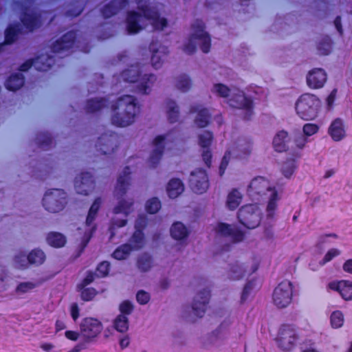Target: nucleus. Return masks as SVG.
<instances>
[{
    "mask_svg": "<svg viewBox=\"0 0 352 352\" xmlns=\"http://www.w3.org/2000/svg\"><path fill=\"white\" fill-rule=\"evenodd\" d=\"M113 114L111 116L112 124L124 127L131 124L140 111V106L135 96L124 95L118 98L112 104Z\"/></svg>",
    "mask_w": 352,
    "mask_h": 352,
    "instance_id": "nucleus-1",
    "label": "nucleus"
},
{
    "mask_svg": "<svg viewBox=\"0 0 352 352\" xmlns=\"http://www.w3.org/2000/svg\"><path fill=\"white\" fill-rule=\"evenodd\" d=\"M124 81L131 83L138 82L136 86L139 93L148 94L151 86L156 80V76L153 74H142V69L139 65H131L121 73Z\"/></svg>",
    "mask_w": 352,
    "mask_h": 352,
    "instance_id": "nucleus-2",
    "label": "nucleus"
},
{
    "mask_svg": "<svg viewBox=\"0 0 352 352\" xmlns=\"http://www.w3.org/2000/svg\"><path fill=\"white\" fill-rule=\"evenodd\" d=\"M320 107V100L314 94H304L301 95L296 102V111L297 115L304 120H314L318 113Z\"/></svg>",
    "mask_w": 352,
    "mask_h": 352,
    "instance_id": "nucleus-3",
    "label": "nucleus"
},
{
    "mask_svg": "<svg viewBox=\"0 0 352 352\" xmlns=\"http://www.w3.org/2000/svg\"><path fill=\"white\" fill-rule=\"evenodd\" d=\"M300 336L296 327L290 324L280 326L274 339L277 347L283 352H290L298 345Z\"/></svg>",
    "mask_w": 352,
    "mask_h": 352,
    "instance_id": "nucleus-4",
    "label": "nucleus"
},
{
    "mask_svg": "<svg viewBox=\"0 0 352 352\" xmlns=\"http://www.w3.org/2000/svg\"><path fill=\"white\" fill-rule=\"evenodd\" d=\"M262 212L258 204L242 206L237 212L239 223L248 229H254L260 225Z\"/></svg>",
    "mask_w": 352,
    "mask_h": 352,
    "instance_id": "nucleus-5",
    "label": "nucleus"
},
{
    "mask_svg": "<svg viewBox=\"0 0 352 352\" xmlns=\"http://www.w3.org/2000/svg\"><path fill=\"white\" fill-rule=\"evenodd\" d=\"M42 204L45 209L52 213L63 210L67 204L66 192L60 188L50 189L44 195Z\"/></svg>",
    "mask_w": 352,
    "mask_h": 352,
    "instance_id": "nucleus-6",
    "label": "nucleus"
},
{
    "mask_svg": "<svg viewBox=\"0 0 352 352\" xmlns=\"http://www.w3.org/2000/svg\"><path fill=\"white\" fill-rule=\"evenodd\" d=\"M294 286L287 280H283L274 288L272 293V302L278 309L288 307L292 301Z\"/></svg>",
    "mask_w": 352,
    "mask_h": 352,
    "instance_id": "nucleus-7",
    "label": "nucleus"
},
{
    "mask_svg": "<svg viewBox=\"0 0 352 352\" xmlns=\"http://www.w3.org/2000/svg\"><path fill=\"white\" fill-rule=\"evenodd\" d=\"M230 107L244 111L243 119L250 120L254 113V102L251 97L247 96L242 91H239L228 100Z\"/></svg>",
    "mask_w": 352,
    "mask_h": 352,
    "instance_id": "nucleus-8",
    "label": "nucleus"
},
{
    "mask_svg": "<svg viewBox=\"0 0 352 352\" xmlns=\"http://www.w3.org/2000/svg\"><path fill=\"white\" fill-rule=\"evenodd\" d=\"M80 332L86 342H91L97 338L103 329L102 323L97 318L87 317L79 325Z\"/></svg>",
    "mask_w": 352,
    "mask_h": 352,
    "instance_id": "nucleus-9",
    "label": "nucleus"
},
{
    "mask_svg": "<svg viewBox=\"0 0 352 352\" xmlns=\"http://www.w3.org/2000/svg\"><path fill=\"white\" fill-rule=\"evenodd\" d=\"M55 63L54 56L49 54H41L35 58H30L22 63L19 68L21 72H27L32 66L40 72H47L50 70Z\"/></svg>",
    "mask_w": 352,
    "mask_h": 352,
    "instance_id": "nucleus-10",
    "label": "nucleus"
},
{
    "mask_svg": "<svg viewBox=\"0 0 352 352\" xmlns=\"http://www.w3.org/2000/svg\"><path fill=\"white\" fill-rule=\"evenodd\" d=\"M45 261V254L40 249H34L28 255L21 252L14 256L16 266L20 269L26 268L28 264L40 265Z\"/></svg>",
    "mask_w": 352,
    "mask_h": 352,
    "instance_id": "nucleus-11",
    "label": "nucleus"
},
{
    "mask_svg": "<svg viewBox=\"0 0 352 352\" xmlns=\"http://www.w3.org/2000/svg\"><path fill=\"white\" fill-rule=\"evenodd\" d=\"M102 204V199L100 197H97L94 201L92 205L91 206L85 224L86 226L89 227V230L85 232L84 239L82 241V247L85 248L89 243L90 239H91L93 234L96 230L97 226L96 224H94V221H95L98 212L100 210V206Z\"/></svg>",
    "mask_w": 352,
    "mask_h": 352,
    "instance_id": "nucleus-12",
    "label": "nucleus"
},
{
    "mask_svg": "<svg viewBox=\"0 0 352 352\" xmlns=\"http://www.w3.org/2000/svg\"><path fill=\"white\" fill-rule=\"evenodd\" d=\"M189 186L196 194L204 193L209 187V181L206 170L199 168L191 172Z\"/></svg>",
    "mask_w": 352,
    "mask_h": 352,
    "instance_id": "nucleus-13",
    "label": "nucleus"
},
{
    "mask_svg": "<svg viewBox=\"0 0 352 352\" xmlns=\"http://www.w3.org/2000/svg\"><path fill=\"white\" fill-rule=\"evenodd\" d=\"M192 38L197 40L200 49L204 53H208L211 47V38L208 32L205 31V24L201 20H197L192 25Z\"/></svg>",
    "mask_w": 352,
    "mask_h": 352,
    "instance_id": "nucleus-14",
    "label": "nucleus"
},
{
    "mask_svg": "<svg viewBox=\"0 0 352 352\" xmlns=\"http://www.w3.org/2000/svg\"><path fill=\"white\" fill-rule=\"evenodd\" d=\"M217 234L221 236L230 238L232 243H236L243 241L245 232L231 224L219 222L215 227Z\"/></svg>",
    "mask_w": 352,
    "mask_h": 352,
    "instance_id": "nucleus-15",
    "label": "nucleus"
},
{
    "mask_svg": "<svg viewBox=\"0 0 352 352\" xmlns=\"http://www.w3.org/2000/svg\"><path fill=\"white\" fill-rule=\"evenodd\" d=\"M95 187V181L89 172H82L74 179V188L78 194L88 195Z\"/></svg>",
    "mask_w": 352,
    "mask_h": 352,
    "instance_id": "nucleus-16",
    "label": "nucleus"
},
{
    "mask_svg": "<svg viewBox=\"0 0 352 352\" xmlns=\"http://www.w3.org/2000/svg\"><path fill=\"white\" fill-rule=\"evenodd\" d=\"M142 1V0H136L138 9L142 12L144 18L151 21V24L155 30H164L167 26V20L165 18H161L157 11L151 9L148 6H140Z\"/></svg>",
    "mask_w": 352,
    "mask_h": 352,
    "instance_id": "nucleus-17",
    "label": "nucleus"
},
{
    "mask_svg": "<svg viewBox=\"0 0 352 352\" xmlns=\"http://www.w3.org/2000/svg\"><path fill=\"white\" fill-rule=\"evenodd\" d=\"M76 31L70 30L67 32L53 43L52 51L54 53H60L70 50L76 44Z\"/></svg>",
    "mask_w": 352,
    "mask_h": 352,
    "instance_id": "nucleus-18",
    "label": "nucleus"
},
{
    "mask_svg": "<svg viewBox=\"0 0 352 352\" xmlns=\"http://www.w3.org/2000/svg\"><path fill=\"white\" fill-rule=\"evenodd\" d=\"M210 296V290L204 289L195 296L192 304V309L194 314L198 318H202L204 316Z\"/></svg>",
    "mask_w": 352,
    "mask_h": 352,
    "instance_id": "nucleus-19",
    "label": "nucleus"
},
{
    "mask_svg": "<svg viewBox=\"0 0 352 352\" xmlns=\"http://www.w3.org/2000/svg\"><path fill=\"white\" fill-rule=\"evenodd\" d=\"M274 188H272L270 182L263 177H254L250 182L248 188V193L250 197L254 198L257 195H262L267 191H273Z\"/></svg>",
    "mask_w": 352,
    "mask_h": 352,
    "instance_id": "nucleus-20",
    "label": "nucleus"
},
{
    "mask_svg": "<svg viewBox=\"0 0 352 352\" xmlns=\"http://www.w3.org/2000/svg\"><path fill=\"white\" fill-rule=\"evenodd\" d=\"M116 133L111 132L110 134L104 133L98 138L96 144L97 151L100 155H109L114 153L117 146L114 145L113 137Z\"/></svg>",
    "mask_w": 352,
    "mask_h": 352,
    "instance_id": "nucleus-21",
    "label": "nucleus"
},
{
    "mask_svg": "<svg viewBox=\"0 0 352 352\" xmlns=\"http://www.w3.org/2000/svg\"><path fill=\"white\" fill-rule=\"evenodd\" d=\"M28 6L23 8L20 20L23 27L30 32H33L34 30L40 28L41 25V16L40 14L32 12L29 13Z\"/></svg>",
    "mask_w": 352,
    "mask_h": 352,
    "instance_id": "nucleus-22",
    "label": "nucleus"
},
{
    "mask_svg": "<svg viewBox=\"0 0 352 352\" xmlns=\"http://www.w3.org/2000/svg\"><path fill=\"white\" fill-rule=\"evenodd\" d=\"M166 138V135H159L154 138L153 144L155 148L152 151L148 159L151 168H155L159 164L164 154Z\"/></svg>",
    "mask_w": 352,
    "mask_h": 352,
    "instance_id": "nucleus-23",
    "label": "nucleus"
},
{
    "mask_svg": "<svg viewBox=\"0 0 352 352\" xmlns=\"http://www.w3.org/2000/svg\"><path fill=\"white\" fill-rule=\"evenodd\" d=\"M328 287L337 292L343 300H352V281L349 280L331 281L328 284Z\"/></svg>",
    "mask_w": 352,
    "mask_h": 352,
    "instance_id": "nucleus-24",
    "label": "nucleus"
},
{
    "mask_svg": "<svg viewBox=\"0 0 352 352\" xmlns=\"http://www.w3.org/2000/svg\"><path fill=\"white\" fill-rule=\"evenodd\" d=\"M190 113H197L195 118V124L199 128H205L211 122L212 115L207 108L202 107L200 104L192 105L189 109Z\"/></svg>",
    "mask_w": 352,
    "mask_h": 352,
    "instance_id": "nucleus-25",
    "label": "nucleus"
},
{
    "mask_svg": "<svg viewBox=\"0 0 352 352\" xmlns=\"http://www.w3.org/2000/svg\"><path fill=\"white\" fill-rule=\"evenodd\" d=\"M129 4V0H111L100 10L102 17L105 19L116 15L120 10Z\"/></svg>",
    "mask_w": 352,
    "mask_h": 352,
    "instance_id": "nucleus-26",
    "label": "nucleus"
},
{
    "mask_svg": "<svg viewBox=\"0 0 352 352\" xmlns=\"http://www.w3.org/2000/svg\"><path fill=\"white\" fill-rule=\"evenodd\" d=\"M131 175L130 167L128 166H125L122 174L118 178L117 184L115 188V194L118 199L122 198L126 193L130 185Z\"/></svg>",
    "mask_w": 352,
    "mask_h": 352,
    "instance_id": "nucleus-27",
    "label": "nucleus"
},
{
    "mask_svg": "<svg viewBox=\"0 0 352 352\" xmlns=\"http://www.w3.org/2000/svg\"><path fill=\"white\" fill-rule=\"evenodd\" d=\"M327 81V74L321 68H315L307 76V85L312 89H319L324 86Z\"/></svg>",
    "mask_w": 352,
    "mask_h": 352,
    "instance_id": "nucleus-28",
    "label": "nucleus"
},
{
    "mask_svg": "<svg viewBox=\"0 0 352 352\" xmlns=\"http://www.w3.org/2000/svg\"><path fill=\"white\" fill-rule=\"evenodd\" d=\"M142 14L136 11L131 10L126 13V30L129 34L138 33L142 27L140 24Z\"/></svg>",
    "mask_w": 352,
    "mask_h": 352,
    "instance_id": "nucleus-29",
    "label": "nucleus"
},
{
    "mask_svg": "<svg viewBox=\"0 0 352 352\" xmlns=\"http://www.w3.org/2000/svg\"><path fill=\"white\" fill-rule=\"evenodd\" d=\"M328 133L334 141L338 142L343 139L346 133L342 120L340 118L335 119L329 127Z\"/></svg>",
    "mask_w": 352,
    "mask_h": 352,
    "instance_id": "nucleus-30",
    "label": "nucleus"
},
{
    "mask_svg": "<svg viewBox=\"0 0 352 352\" xmlns=\"http://www.w3.org/2000/svg\"><path fill=\"white\" fill-rule=\"evenodd\" d=\"M289 138L288 133L284 130L278 131L274 136L272 142L273 147L276 152L287 151L289 146Z\"/></svg>",
    "mask_w": 352,
    "mask_h": 352,
    "instance_id": "nucleus-31",
    "label": "nucleus"
},
{
    "mask_svg": "<svg viewBox=\"0 0 352 352\" xmlns=\"http://www.w3.org/2000/svg\"><path fill=\"white\" fill-rule=\"evenodd\" d=\"M21 34V29L19 23L9 24L4 31L5 45H11L16 41Z\"/></svg>",
    "mask_w": 352,
    "mask_h": 352,
    "instance_id": "nucleus-32",
    "label": "nucleus"
},
{
    "mask_svg": "<svg viewBox=\"0 0 352 352\" xmlns=\"http://www.w3.org/2000/svg\"><path fill=\"white\" fill-rule=\"evenodd\" d=\"M109 100L105 98H91L87 100L85 110L87 113H94L107 107Z\"/></svg>",
    "mask_w": 352,
    "mask_h": 352,
    "instance_id": "nucleus-33",
    "label": "nucleus"
},
{
    "mask_svg": "<svg viewBox=\"0 0 352 352\" xmlns=\"http://www.w3.org/2000/svg\"><path fill=\"white\" fill-rule=\"evenodd\" d=\"M25 83V77L22 74H11L6 80L5 86L9 91H15L21 89Z\"/></svg>",
    "mask_w": 352,
    "mask_h": 352,
    "instance_id": "nucleus-34",
    "label": "nucleus"
},
{
    "mask_svg": "<svg viewBox=\"0 0 352 352\" xmlns=\"http://www.w3.org/2000/svg\"><path fill=\"white\" fill-rule=\"evenodd\" d=\"M184 190L182 182L177 178H173L169 181L166 186L168 195L171 199H175L181 195Z\"/></svg>",
    "mask_w": 352,
    "mask_h": 352,
    "instance_id": "nucleus-35",
    "label": "nucleus"
},
{
    "mask_svg": "<svg viewBox=\"0 0 352 352\" xmlns=\"http://www.w3.org/2000/svg\"><path fill=\"white\" fill-rule=\"evenodd\" d=\"M280 199L278 191L274 188L267 202L266 212L269 219H273L278 208V201Z\"/></svg>",
    "mask_w": 352,
    "mask_h": 352,
    "instance_id": "nucleus-36",
    "label": "nucleus"
},
{
    "mask_svg": "<svg viewBox=\"0 0 352 352\" xmlns=\"http://www.w3.org/2000/svg\"><path fill=\"white\" fill-rule=\"evenodd\" d=\"M35 141L39 148L48 150L52 145L53 138L47 131L38 132L36 134Z\"/></svg>",
    "mask_w": 352,
    "mask_h": 352,
    "instance_id": "nucleus-37",
    "label": "nucleus"
},
{
    "mask_svg": "<svg viewBox=\"0 0 352 352\" xmlns=\"http://www.w3.org/2000/svg\"><path fill=\"white\" fill-rule=\"evenodd\" d=\"M299 157L300 154L298 153H295L292 155V157L291 159H288L284 162L281 170L283 175L285 177L289 178L294 174L297 167L296 160Z\"/></svg>",
    "mask_w": 352,
    "mask_h": 352,
    "instance_id": "nucleus-38",
    "label": "nucleus"
},
{
    "mask_svg": "<svg viewBox=\"0 0 352 352\" xmlns=\"http://www.w3.org/2000/svg\"><path fill=\"white\" fill-rule=\"evenodd\" d=\"M171 236L176 240L186 239L188 235L187 228L179 221L174 223L170 230Z\"/></svg>",
    "mask_w": 352,
    "mask_h": 352,
    "instance_id": "nucleus-39",
    "label": "nucleus"
},
{
    "mask_svg": "<svg viewBox=\"0 0 352 352\" xmlns=\"http://www.w3.org/2000/svg\"><path fill=\"white\" fill-rule=\"evenodd\" d=\"M46 240L50 246L56 248H62L66 243L65 236L63 234L56 232L48 233Z\"/></svg>",
    "mask_w": 352,
    "mask_h": 352,
    "instance_id": "nucleus-40",
    "label": "nucleus"
},
{
    "mask_svg": "<svg viewBox=\"0 0 352 352\" xmlns=\"http://www.w3.org/2000/svg\"><path fill=\"white\" fill-rule=\"evenodd\" d=\"M247 273V270L242 264L238 262L231 264L229 269V278L232 280H239L243 278Z\"/></svg>",
    "mask_w": 352,
    "mask_h": 352,
    "instance_id": "nucleus-41",
    "label": "nucleus"
},
{
    "mask_svg": "<svg viewBox=\"0 0 352 352\" xmlns=\"http://www.w3.org/2000/svg\"><path fill=\"white\" fill-rule=\"evenodd\" d=\"M166 106L168 108L167 117L169 122L175 123L177 122L179 116V111L175 101L170 99L166 101Z\"/></svg>",
    "mask_w": 352,
    "mask_h": 352,
    "instance_id": "nucleus-42",
    "label": "nucleus"
},
{
    "mask_svg": "<svg viewBox=\"0 0 352 352\" xmlns=\"http://www.w3.org/2000/svg\"><path fill=\"white\" fill-rule=\"evenodd\" d=\"M157 41H152V42L149 45V50L152 52V56L151 58V64L153 68L156 69L161 67L164 62V59L161 56L157 55L159 52V49L155 47L157 45Z\"/></svg>",
    "mask_w": 352,
    "mask_h": 352,
    "instance_id": "nucleus-43",
    "label": "nucleus"
},
{
    "mask_svg": "<svg viewBox=\"0 0 352 352\" xmlns=\"http://www.w3.org/2000/svg\"><path fill=\"white\" fill-rule=\"evenodd\" d=\"M133 250V246L129 243H124L118 247L112 254V256L117 260L126 259Z\"/></svg>",
    "mask_w": 352,
    "mask_h": 352,
    "instance_id": "nucleus-44",
    "label": "nucleus"
},
{
    "mask_svg": "<svg viewBox=\"0 0 352 352\" xmlns=\"http://www.w3.org/2000/svg\"><path fill=\"white\" fill-rule=\"evenodd\" d=\"M333 47V41L328 35L324 36L317 45V50L321 55H329Z\"/></svg>",
    "mask_w": 352,
    "mask_h": 352,
    "instance_id": "nucleus-45",
    "label": "nucleus"
},
{
    "mask_svg": "<svg viewBox=\"0 0 352 352\" xmlns=\"http://www.w3.org/2000/svg\"><path fill=\"white\" fill-rule=\"evenodd\" d=\"M242 196L236 189H233L228 195L227 206L230 210H235L239 206Z\"/></svg>",
    "mask_w": 352,
    "mask_h": 352,
    "instance_id": "nucleus-46",
    "label": "nucleus"
},
{
    "mask_svg": "<svg viewBox=\"0 0 352 352\" xmlns=\"http://www.w3.org/2000/svg\"><path fill=\"white\" fill-rule=\"evenodd\" d=\"M129 241L133 249H141L143 248L145 243V236L144 232L140 230H135L134 232L131 236Z\"/></svg>",
    "mask_w": 352,
    "mask_h": 352,
    "instance_id": "nucleus-47",
    "label": "nucleus"
},
{
    "mask_svg": "<svg viewBox=\"0 0 352 352\" xmlns=\"http://www.w3.org/2000/svg\"><path fill=\"white\" fill-rule=\"evenodd\" d=\"M84 10V6L80 0H75L69 4V9L65 12V16L74 18L79 16Z\"/></svg>",
    "mask_w": 352,
    "mask_h": 352,
    "instance_id": "nucleus-48",
    "label": "nucleus"
},
{
    "mask_svg": "<svg viewBox=\"0 0 352 352\" xmlns=\"http://www.w3.org/2000/svg\"><path fill=\"white\" fill-rule=\"evenodd\" d=\"M153 263L152 256L145 253L139 256L137 265L142 272H147L151 268Z\"/></svg>",
    "mask_w": 352,
    "mask_h": 352,
    "instance_id": "nucleus-49",
    "label": "nucleus"
},
{
    "mask_svg": "<svg viewBox=\"0 0 352 352\" xmlns=\"http://www.w3.org/2000/svg\"><path fill=\"white\" fill-rule=\"evenodd\" d=\"M114 328L119 332L124 333L129 329V319L126 316L118 315L113 322Z\"/></svg>",
    "mask_w": 352,
    "mask_h": 352,
    "instance_id": "nucleus-50",
    "label": "nucleus"
},
{
    "mask_svg": "<svg viewBox=\"0 0 352 352\" xmlns=\"http://www.w3.org/2000/svg\"><path fill=\"white\" fill-rule=\"evenodd\" d=\"M176 87L179 90L186 92L192 87V80L188 75L183 74L179 76Z\"/></svg>",
    "mask_w": 352,
    "mask_h": 352,
    "instance_id": "nucleus-51",
    "label": "nucleus"
},
{
    "mask_svg": "<svg viewBox=\"0 0 352 352\" xmlns=\"http://www.w3.org/2000/svg\"><path fill=\"white\" fill-rule=\"evenodd\" d=\"M199 145L202 148H209L213 140V133L210 131H204L199 135Z\"/></svg>",
    "mask_w": 352,
    "mask_h": 352,
    "instance_id": "nucleus-52",
    "label": "nucleus"
},
{
    "mask_svg": "<svg viewBox=\"0 0 352 352\" xmlns=\"http://www.w3.org/2000/svg\"><path fill=\"white\" fill-rule=\"evenodd\" d=\"M133 206V202H128L124 199L119 201L118 204L114 207L113 212L115 214L124 213L125 215H128Z\"/></svg>",
    "mask_w": 352,
    "mask_h": 352,
    "instance_id": "nucleus-53",
    "label": "nucleus"
},
{
    "mask_svg": "<svg viewBox=\"0 0 352 352\" xmlns=\"http://www.w3.org/2000/svg\"><path fill=\"white\" fill-rule=\"evenodd\" d=\"M330 322L333 328H340L344 323V315L342 311L337 310L333 311L330 316Z\"/></svg>",
    "mask_w": 352,
    "mask_h": 352,
    "instance_id": "nucleus-54",
    "label": "nucleus"
},
{
    "mask_svg": "<svg viewBox=\"0 0 352 352\" xmlns=\"http://www.w3.org/2000/svg\"><path fill=\"white\" fill-rule=\"evenodd\" d=\"M161 208V202L157 197L148 199L146 204V211L149 214H155Z\"/></svg>",
    "mask_w": 352,
    "mask_h": 352,
    "instance_id": "nucleus-55",
    "label": "nucleus"
},
{
    "mask_svg": "<svg viewBox=\"0 0 352 352\" xmlns=\"http://www.w3.org/2000/svg\"><path fill=\"white\" fill-rule=\"evenodd\" d=\"M212 91L221 98L228 97L230 93V89L222 83L214 84Z\"/></svg>",
    "mask_w": 352,
    "mask_h": 352,
    "instance_id": "nucleus-56",
    "label": "nucleus"
},
{
    "mask_svg": "<svg viewBox=\"0 0 352 352\" xmlns=\"http://www.w3.org/2000/svg\"><path fill=\"white\" fill-rule=\"evenodd\" d=\"M80 291V297L84 301H90L97 294V291L93 287H83V289H78Z\"/></svg>",
    "mask_w": 352,
    "mask_h": 352,
    "instance_id": "nucleus-57",
    "label": "nucleus"
},
{
    "mask_svg": "<svg viewBox=\"0 0 352 352\" xmlns=\"http://www.w3.org/2000/svg\"><path fill=\"white\" fill-rule=\"evenodd\" d=\"M110 263L106 261L100 262L96 270V274L98 277H105L107 276L110 271Z\"/></svg>",
    "mask_w": 352,
    "mask_h": 352,
    "instance_id": "nucleus-58",
    "label": "nucleus"
},
{
    "mask_svg": "<svg viewBox=\"0 0 352 352\" xmlns=\"http://www.w3.org/2000/svg\"><path fill=\"white\" fill-rule=\"evenodd\" d=\"M36 284L32 282H23L20 283L16 287V293L25 294L30 292L36 287Z\"/></svg>",
    "mask_w": 352,
    "mask_h": 352,
    "instance_id": "nucleus-59",
    "label": "nucleus"
},
{
    "mask_svg": "<svg viewBox=\"0 0 352 352\" xmlns=\"http://www.w3.org/2000/svg\"><path fill=\"white\" fill-rule=\"evenodd\" d=\"M340 254V251L336 248H331L325 254L323 258L320 261V265H324L331 261L333 258Z\"/></svg>",
    "mask_w": 352,
    "mask_h": 352,
    "instance_id": "nucleus-60",
    "label": "nucleus"
},
{
    "mask_svg": "<svg viewBox=\"0 0 352 352\" xmlns=\"http://www.w3.org/2000/svg\"><path fill=\"white\" fill-rule=\"evenodd\" d=\"M196 43L197 40L195 38H192L191 34L189 37L188 42L184 45L183 51L188 55L193 54L197 50Z\"/></svg>",
    "mask_w": 352,
    "mask_h": 352,
    "instance_id": "nucleus-61",
    "label": "nucleus"
},
{
    "mask_svg": "<svg viewBox=\"0 0 352 352\" xmlns=\"http://www.w3.org/2000/svg\"><path fill=\"white\" fill-rule=\"evenodd\" d=\"M318 130V125L314 123H307L302 127L303 133L306 137L316 134Z\"/></svg>",
    "mask_w": 352,
    "mask_h": 352,
    "instance_id": "nucleus-62",
    "label": "nucleus"
},
{
    "mask_svg": "<svg viewBox=\"0 0 352 352\" xmlns=\"http://www.w3.org/2000/svg\"><path fill=\"white\" fill-rule=\"evenodd\" d=\"M307 142V138L304 135H298L295 138V140H294V143H295V146L296 148H297V151H294V153H292L294 154L295 153H298L300 155V151L302 150L305 145L306 144V143Z\"/></svg>",
    "mask_w": 352,
    "mask_h": 352,
    "instance_id": "nucleus-63",
    "label": "nucleus"
},
{
    "mask_svg": "<svg viewBox=\"0 0 352 352\" xmlns=\"http://www.w3.org/2000/svg\"><path fill=\"white\" fill-rule=\"evenodd\" d=\"M147 217L144 214H140L135 221V230H140L144 232L147 226Z\"/></svg>",
    "mask_w": 352,
    "mask_h": 352,
    "instance_id": "nucleus-64",
    "label": "nucleus"
}]
</instances>
